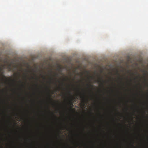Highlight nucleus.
Wrapping results in <instances>:
<instances>
[{
  "label": "nucleus",
  "mask_w": 148,
  "mask_h": 148,
  "mask_svg": "<svg viewBox=\"0 0 148 148\" xmlns=\"http://www.w3.org/2000/svg\"><path fill=\"white\" fill-rule=\"evenodd\" d=\"M51 95H50V96H49V99H51Z\"/></svg>",
  "instance_id": "nucleus-7"
},
{
  "label": "nucleus",
  "mask_w": 148,
  "mask_h": 148,
  "mask_svg": "<svg viewBox=\"0 0 148 148\" xmlns=\"http://www.w3.org/2000/svg\"><path fill=\"white\" fill-rule=\"evenodd\" d=\"M70 105L71 106V109H72V108L74 107V105L73 104L72 100H71L70 101Z\"/></svg>",
  "instance_id": "nucleus-2"
},
{
  "label": "nucleus",
  "mask_w": 148,
  "mask_h": 148,
  "mask_svg": "<svg viewBox=\"0 0 148 148\" xmlns=\"http://www.w3.org/2000/svg\"><path fill=\"white\" fill-rule=\"evenodd\" d=\"M97 82L98 83H99L100 82H101L103 83L105 82V81L103 80H97Z\"/></svg>",
  "instance_id": "nucleus-3"
},
{
  "label": "nucleus",
  "mask_w": 148,
  "mask_h": 148,
  "mask_svg": "<svg viewBox=\"0 0 148 148\" xmlns=\"http://www.w3.org/2000/svg\"><path fill=\"white\" fill-rule=\"evenodd\" d=\"M87 86H88V87H90V86H91L92 87H93V85H91V84H87Z\"/></svg>",
  "instance_id": "nucleus-4"
},
{
  "label": "nucleus",
  "mask_w": 148,
  "mask_h": 148,
  "mask_svg": "<svg viewBox=\"0 0 148 148\" xmlns=\"http://www.w3.org/2000/svg\"><path fill=\"white\" fill-rule=\"evenodd\" d=\"M102 85L103 86V83L102 84Z\"/></svg>",
  "instance_id": "nucleus-10"
},
{
  "label": "nucleus",
  "mask_w": 148,
  "mask_h": 148,
  "mask_svg": "<svg viewBox=\"0 0 148 148\" xmlns=\"http://www.w3.org/2000/svg\"><path fill=\"white\" fill-rule=\"evenodd\" d=\"M81 99H82V102L81 103L82 104L83 106H84L85 105V102L86 101H88V99H85V97L84 96H81Z\"/></svg>",
  "instance_id": "nucleus-1"
},
{
  "label": "nucleus",
  "mask_w": 148,
  "mask_h": 148,
  "mask_svg": "<svg viewBox=\"0 0 148 148\" xmlns=\"http://www.w3.org/2000/svg\"><path fill=\"white\" fill-rule=\"evenodd\" d=\"M71 91H69V93L70 94H71Z\"/></svg>",
  "instance_id": "nucleus-8"
},
{
  "label": "nucleus",
  "mask_w": 148,
  "mask_h": 148,
  "mask_svg": "<svg viewBox=\"0 0 148 148\" xmlns=\"http://www.w3.org/2000/svg\"><path fill=\"white\" fill-rule=\"evenodd\" d=\"M116 74H117L119 76V73H118V71H117Z\"/></svg>",
  "instance_id": "nucleus-6"
},
{
  "label": "nucleus",
  "mask_w": 148,
  "mask_h": 148,
  "mask_svg": "<svg viewBox=\"0 0 148 148\" xmlns=\"http://www.w3.org/2000/svg\"><path fill=\"white\" fill-rule=\"evenodd\" d=\"M132 75H134V73H132Z\"/></svg>",
  "instance_id": "nucleus-14"
},
{
  "label": "nucleus",
  "mask_w": 148,
  "mask_h": 148,
  "mask_svg": "<svg viewBox=\"0 0 148 148\" xmlns=\"http://www.w3.org/2000/svg\"><path fill=\"white\" fill-rule=\"evenodd\" d=\"M64 81H65L66 79H64Z\"/></svg>",
  "instance_id": "nucleus-12"
},
{
  "label": "nucleus",
  "mask_w": 148,
  "mask_h": 148,
  "mask_svg": "<svg viewBox=\"0 0 148 148\" xmlns=\"http://www.w3.org/2000/svg\"><path fill=\"white\" fill-rule=\"evenodd\" d=\"M3 76L5 77H6L5 76Z\"/></svg>",
  "instance_id": "nucleus-16"
},
{
  "label": "nucleus",
  "mask_w": 148,
  "mask_h": 148,
  "mask_svg": "<svg viewBox=\"0 0 148 148\" xmlns=\"http://www.w3.org/2000/svg\"><path fill=\"white\" fill-rule=\"evenodd\" d=\"M19 82H21V80H20V81H19Z\"/></svg>",
  "instance_id": "nucleus-11"
},
{
  "label": "nucleus",
  "mask_w": 148,
  "mask_h": 148,
  "mask_svg": "<svg viewBox=\"0 0 148 148\" xmlns=\"http://www.w3.org/2000/svg\"><path fill=\"white\" fill-rule=\"evenodd\" d=\"M32 77V78L33 79H34V77Z\"/></svg>",
  "instance_id": "nucleus-13"
},
{
  "label": "nucleus",
  "mask_w": 148,
  "mask_h": 148,
  "mask_svg": "<svg viewBox=\"0 0 148 148\" xmlns=\"http://www.w3.org/2000/svg\"><path fill=\"white\" fill-rule=\"evenodd\" d=\"M42 77L44 79H46V78L45 77V76H42Z\"/></svg>",
  "instance_id": "nucleus-5"
},
{
  "label": "nucleus",
  "mask_w": 148,
  "mask_h": 148,
  "mask_svg": "<svg viewBox=\"0 0 148 148\" xmlns=\"http://www.w3.org/2000/svg\"><path fill=\"white\" fill-rule=\"evenodd\" d=\"M18 74L19 76H20V73H18Z\"/></svg>",
  "instance_id": "nucleus-9"
},
{
  "label": "nucleus",
  "mask_w": 148,
  "mask_h": 148,
  "mask_svg": "<svg viewBox=\"0 0 148 148\" xmlns=\"http://www.w3.org/2000/svg\"><path fill=\"white\" fill-rule=\"evenodd\" d=\"M58 88H59V89H60V87H59Z\"/></svg>",
  "instance_id": "nucleus-15"
}]
</instances>
